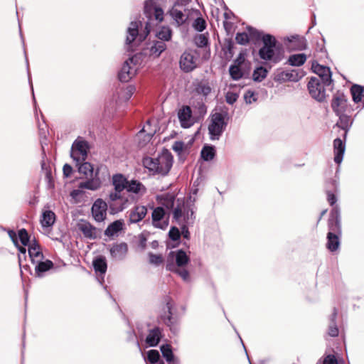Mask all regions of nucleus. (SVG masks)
<instances>
[{
	"label": "nucleus",
	"mask_w": 364,
	"mask_h": 364,
	"mask_svg": "<svg viewBox=\"0 0 364 364\" xmlns=\"http://www.w3.org/2000/svg\"><path fill=\"white\" fill-rule=\"evenodd\" d=\"M34 276L38 278H42L46 276V273L54 267V263L50 259H43L33 264Z\"/></svg>",
	"instance_id": "20"
},
{
	"label": "nucleus",
	"mask_w": 364,
	"mask_h": 364,
	"mask_svg": "<svg viewBox=\"0 0 364 364\" xmlns=\"http://www.w3.org/2000/svg\"><path fill=\"white\" fill-rule=\"evenodd\" d=\"M229 73L231 78L234 80H238L243 77V73L240 66L231 65L229 68Z\"/></svg>",
	"instance_id": "48"
},
{
	"label": "nucleus",
	"mask_w": 364,
	"mask_h": 364,
	"mask_svg": "<svg viewBox=\"0 0 364 364\" xmlns=\"http://www.w3.org/2000/svg\"><path fill=\"white\" fill-rule=\"evenodd\" d=\"M162 337V329L159 326H155L149 330L145 342L149 347H156L160 343Z\"/></svg>",
	"instance_id": "21"
},
{
	"label": "nucleus",
	"mask_w": 364,
	"mask_h": 364,
	"mask_svg": "<svg viewBox=\"0 0 364 364\" xmlns=\"http://www.w3.org/2000/svg\"><path fill=\"white\" fill-rule=\"evenodd\" d=\"M18 236L20 242L22 245L28 246L30 241V235H28L27 230L25 228H21L18 232Z\"/></svg>",
	"instance_id": "51"
},
{
	"label": "nucleus",
	"mask_w": 364,
	"mask_h": 364,
	"mask_svg": "<svg viewBox=\"0 0 364 364\" xmlns=\"http://www.w3.org/2000/svg\"><path fill=\"white\" fill-rule=\"evenodd\" d=\"M346 139H341L336 138L333 140V153H334V161L337 164H340L344 156L346 151Z\"/></svg>",
	"instance_id": "23"
},
{
	"label": "nucleus",
	"mask_w": 364,
	"mask_h": 364,
	"mask_svg": "<svg viewBox=\"0 0 364 364\" xmlns=\"http://www.w3.org/2000/svg\"><path fill=\"white\" fill-rule=\"evenodd\" d=\"M176 195L174 193H164L156 196V200L159 203L165 207L167 210L173 211L174 203L176 201Z\"/></svg>",
	"instance_id": "26"
},
{
	"label": "nucleus",
	"mask_w": 364,
	"mask_h": 364,
	"mask_svg": "<svg viewBox=\"0 0 364 364\" xmlns=\"http://www.w3.org/2000/svg\"><path fill=\"white\" fill-rule=\"evenodd\" d=\"M353 100L355 103L362 102L364 107V86L354 84L350 87Z\"/></svg>",
	"instance_id": "32"
},
{
	"label": "nucleus",
	"mask_w": 364,
	"mask_h": 364,
	"mask_svg": "<svg viewBox=\"0 0 364 364\" xmlns=\"http://www.w3.org/2000/svg\"><path fill=\"white\" fill-rule=\"evenodd\" d=\"M244 100L246 104H251L253 102H256L257 100V94L255 92L248 90L244 94Z\"/></svg>",
	"instance_id": "58"
},
{
	"label": "nucleus",
	"mask_w": 364,
	"mask_h": 364,
	"mask_svg": "<svg viewBox=\"0 0 364 364\" xmlns=\"http://www.w3.org/2000/svg\"><path fill=\"white\" fill-rule=\"evenodd\" d=\"M329 85L324 84L318 77H311L307 84V88L312 98L318 102H323L326 99V87Z\"/></svg>",
	"instance_id": "6"
},
{
	"label": "nucleus",
	"mask_w": 364,
	"mask_h": 364,
	"mask_svg": "<svg viewBox=\"0 0 364 364\" xmlns=\"http://www.w3.org/2000/svg\"><path fill=\"white\" fill-rule=\"evenodd\" d=\"M141 26H142V22L140 20H135L130 22L129 26L127 30L126 45L131 46L138 36L140 42L144 41L146 38L151 29V23L147 21L145 25L144 31L143 33H139V28Z\"/></svg>",
	"instance_id": "4"
},
{
	"label": "nucleus",
	"mask_w": 364,
	"mask_h": 364,
	"mask_svg": "<svg viewBox=\"0 0 364 364\" xmlns=\"http://www.w3.org/2000/svg\"><path fill=\"white\" fill-rule=\"evenodd\" d=\"M181 231L176 226H172L168 232V237L172 241H178L181 239Z\"/></svg>",
	"instance_id": "56"
},
{
	"label": "nucleus",
	"mask_w": 364,
	"mask_h": 364,
	"mask_svg": "<svg viewBox=\"0 0 364 364\" xmlns=\"http://www.w3.org/2000/svg\"><path fill=\"white\" fill-rule=\"evenodd\" d=\"M136 56H132L124 63L118 73V78L119 81L127 82L132 78L135 74L136 69L132 68L130 63L136 65Z\"/></svg>",
	"instance_id": "11"
},
{
	"label": "nucleus",
	"mask_w": 364,
	"mask_h": 364,
	"mask_svg": "<svg viewBox=\"0 0 364 364\" xmlns=\"http://www.w3.org/2000/svg\"><path fill=\"white\" fill-rule=\"evenodd\" d=\"M121 192H117L114 191V192H111L109 195V210L111 214H114L119 212L122 211L125 208V203H123L119 206H117L114 201L121 199Z\"/></svg>",
	"instance_id": "30"
},
{
	"label": "nucleus",
	"mask_w": 364,
	"mask_h": 364,
	"mask_svg": "<svg viewBox=\"0 0 364 364\" xmlns=\"http://www.w3.org/2000/svg\"><path fill=\"white\" fill-rule=\"evenodd\" d=\"M335 191H332V190H326L327 195V200L331 206L333 208L337 205L336 203L337 202V197L336 196Z\"/></svg>",
	"instance_id": "61"
},
{
	"label": "nucleus",
	"mask_w": 364,
	"mask_h": 364,
	"mask_svg": "<svg viewBox=\"0 0 364 364\" xmlns=\"http://www.w3.org/2000/svg\"><path fill=\"white\" fill-rule=\"evenodd\" d=\"M166 306L167 313L165 312L164 314H161L160 318L173 334H176L179 331V321L178 318L173 316V304L169 296L166 298Z\"/></svg>",
	"instance_id": "7"
},
{
	"label": "nucleus",
	"mask_w": 364,
	"mask_h": 364,
	"mask_svg": "<svg viewBox=\"0 0 364 364\" xmlns=\"http://www.w3.org/2000/svg\"><path fill=\"white\" fill-rule=\"evenodd\" d=\"M341 235H335L334 232L327 233L326 247L331 252L336 251L341 244L340 237Z\"/></svg>",
	"instance_id": "34"
},
{
	"label": "nucleus",
	"mask_w": 364,
	"mask_h": 364,
	"mask_svg": "<svg viewBox=\"0 0 364 364\" xmlns=\"http://www.w3.org/2000/svg\"><path fill=\"white\" fill-rule=\"evenodd\" d=\"M28 253L32 264H35L39 260H43L45 259L44 255L43 254L41 249L28 250Z\"/></svg>",
	"instance_id": "45"
},
{
	"label": "nucleus",
	"mask_w": 364,
	"mask_h": 364,
	"mask_svg": "<svg viewBox=\"0 0 364 364\" xmlns=\"http://www.w3.org/2000/svg\"><path fill=\"white\" fill-rule=\"evenodd\" d=\"M156 40H159L161 41H164V43L168 42L171 40L172 37V31L169 27L163 26L156 33Z\"/></svg>",
	"instance_id": "41"
},
{
	"label": "nucleus",
	"mask_w": 364,
	"mask_h": 364,
	"mask_svg": "<svg viewBox=\"0 0 364 364\" xmlns=\"http://www.w3.org/2000/svg\"><path fill=\"white\" fill-rule=\"evenodd\" d=\"M195 44L198 48H203L208 44V38L204 34H199L195 38Z\"/></svg>",
	"instance_id": "55"
},
{
	"label": "nucleus",
	"mask_w": 364,
	"mask_h": 364,
	"mask_svg": "<svg viewBox=\"0 0 364 364\" xmlns=\"http://www.w3.org/2000/svg\"><path fill=\"white\" fill-rule=\"evenodd\" d=\"M162 356L166 361H171L175 358L172 350V347L170 344H162L160 347Z\"/></svg>",
	"instance_id": "44"
},
{
	"label": "nucleus",
	"mask_w": 364,
	"mask_h": 364,
	"mask_svg": "<svg viewBox=\"0 0 364 364\" xmlns=\"http://www.w3.org/2000/svg\"><path fill=\"white\" fill-rule=\"evenodd\" d=\"M178 117L181 127L183 129L190 128L194 124L192 119V111L189 106H183L178 110Z\"/></svg>",
	"instance_id": "18"
},
{
	"label": "nucleus",
	"mask_w": 364,
	"mask_h": 364,
	"mask_svg": "<svg viewBox=\"0 0 364 364\" xmlns=\"http://www.w3.org/2000/svg\"><path fill=\"white\" fill-rule=\"evenodd\" d=\"M78 171L87 177L89 174L93 173L94 168L90 162H84L78 167Z\"/></svg>",
	"instance_id": "50"
},
{
	"label": "nucleus",
	"mask_w": 364,
	"mask_h": 364,
	"mask_svg": "<svg viewBox=\"0 0 364 364\" xmlns=\"http://www.w3.org/2000/svg\"><path fill=\"white\" fill-rule=\"evenodd\" d=\"M268 70L263 66L257 67L252 73V79L255 82H260L266 78Z\"/></svg>",
	"instance_id": "43"
},
{
	"label": "nucleus",
	"mask_w": 364,
	"mask_h": 364,
	"mask_svg": "<svg viewBox=\"0 0 364 364\" xmlns=\"http://www.w3.org/2000/svg\"><path fill=\"white\" fill-rule=\"evenodd\" d=\"M141 187H144V186L141 182L136 180H132L130 181H128V183L126 185L125 189L128 192L137 194L140 192Z\"/></svg>",
	"instance_id": "46"
},
{
	"label": "nucleus",
	"mask_w": 364,
	"mask_h": 364,
	"mask_svg": "<svg viewBox=\"0 0 364 364\" xmlns=\"http://www.w3.org/2000/svg\"><path fill=\"white\" fill-rule=\"evenodd\" d=\"M160 358L159 352L157 350H150L147 352V360L151 363L155 364L159 363Z\"/></svg>",
	"instance_id": "54"
},
{
	"label": "nucleus",
	"mask_w": 364,
	"mask_h": 364,
	"mask_svg": "<svg viewBox=\"0 0 364 364\" xmlns=\"http://www.w3.org/2000/svg\"><path fill=\"white\" fill-rule=\"evenodd\" d=\"M169 14L178 26L183 25L186 21L187 17H186L183 11L175 7H172L171 9H170Z\"/></svg>",
	"instance_id": "38"
},
{
	"label": "nucleus",
	"mask_w": 364,
	"mask_h": 364,
	"mask_svg": "<svg viewBox=\"0 0 364 364\" xmlns=\"http://www.w3.org/2000/svg\"><path fill=\"white\" fill-rule=\"evenodd\" d=\"M147 213L144 205L136 206L129 211V221L130 223H137L142 220Z\"/></svg>",
	"instance_id": "28"
},
{
	"label": "nucleus",
	"mask_w": 364,
	"mask_h": 364,
	"mask_svg": "<svg viewBox=\"0 0 364 364\" xmlns=\"http://www.w3.org/2000/svg\"><path fill=\"white\" fill-rule=\"evenodd\" d=\"M234 43L231 38H227L225 41L223 50L225 54H228L230 57L233 56Z\"/></svg>",
	"instance_id": "53"
},
{
	"label": "nucleus",
	"mask_w": 364,
	"mask_h": 364,
	"mask_svg": "<svg viewBox=\"0 0 364 364\" xmlns=\"http://www.w3.org/2000/svg\"><path fill=\"white\" fill-rule=\"evenodd\" d=\"M90 149L89 144L87 141L82 139L80 137L76 139L71 146L70 157L77 162L80 161L79 155H81L82 159L85 160L87 156Z\"/></svg>",
	"instance_id": "9"
},
{
	"label": "nucleus",
	"mask_w": 364,
	"mask_h": 364,
	"mask_svg": "<svg viewBox=\"0 0 364 364\" xmlns=\"http://www.w3.org/2000/svg\"><path fill=\"white\" fill-rule=\"evenodd\" d=\"M173 159L171 154L156 158L146 156L142 160L143 166L154 175L166 176L173 166Z\"/></svg>",
	"instance_id": "2"
},
{
	"label": "nucleus",
	"mask_w": 364,
	"mask_h": 364,
	"mask_svg": "<svg viewBox=\"0 0 364 364\" xmlns=\"http://www.w3.org/2000/svg\"><path fill=\"white\" fill-rule=\"evenodd\" d=\"M127 252L128 245L126 242L114 244L109 250L112 257L117 260L124 259L127 254Z\"/></svg>",
	"instance_id": "27"
},
{
	"label": "nucleus",
	"mask_w": 364,
	"mask_h": 364,
	"mask_svg": "<svg viewBox=\"0 0 364 364\" xmlns=\"http://www.w3.org/2000/svg\"><path fill=\"white\" fill-rule=\"evenodd\" d=\"M166 212L163 207H156L151 214L153 225L159 229L164 230L168 225V218H165Z\"/></svg>",
	"instance_id": "14"
},
{
	"label": "nucleus",
	"mask_w": 364,
	"mask_h": 364,
	"mask_svg": "<svg viewBox=\"0 0 364 364\" xmlns=\"http://www.w3.org/2000/svg\"><path fill=\"white\" fill-rule=\"evenodd\" d=\"M247 30L248 31V34L250 36V41H255L256 42L259 41H262V33L257 29L252 27V26H247Z\"/></svg>",
	"instance_id": "49"
},
{
	"label": "nucleus",
	"mask_w": 364,
	"mask_h": 364,
	"mask_svg": "<svg viewBox=\"0 0 364 364\" xmlns=\"http://www.w3.org/2000/svg\"><path fill=\"white\" fill-rule=\"evenodd\" d=\"M41 168L45 172V180L47 182L48 188H53L55 186L52 176V171L50 166H48L44 161L41 162Z\"/></svg>",
	"instance_id": "42"
},
{
	"label": "nucleus",
	"mask_w": 364,
	"mask_h": 364,
	"mask_svg": "<svg viewBox=\"0 0 364 364\" xmlns=\"http://www.w3.org/2000/svg\"><path fill=\"white\" fill-rule=\"evenodd\" d=\"M239 95L232 92H228L225 95L226 102L229 105H233L238 99Z\"/></svg>",
	"instance_id": "62"
},
{
	"label": "nucleus",
	"mask_w": 364,
	"mask_h": 364,
	"mask_svg": "<svg viewBox=\"0 0 364 364\" xmlns=\"http://www.w3.org/2000/svg\"><path fill=\"white\" fill-rule=\"evenodd\" d=\"M258 55L262 60L277 64L283 59L284 50L282 45L277 44L275 37L267 33L262 36V46Z\"/></svg>",
	"instance_id": "1"
},
{
	"label": "nucleus",
	"mask_w": 364,
	"mask_h": 364,
	"mask_svg": "<svg viewBox=\"0 0 364 364\" xmlns=\"http://www.w3.org/2000/svg\"><path fill=\"white\" fill-rule=\"evenodd\" d=\"M304 75V72L300 69H294L290 71H284L278 69L274 74V80L279 83L288 81L296 82H299Z\"/></svg>",
	"instance_id": "8"
},
{
	"label": "nucleus",
	"mask_w": 364,
	"mask_h": 364,
	"mask_svg": "<svg viewBox=\"0 0 364 364\" xmlns=\"http://www.w3.org/2000/svg\"><path fill=\"white\" fill-rule=\"evenodd\" d=\"M216 155L215 147L213 145L205 144L201 149L200 157L205 161L213 160Z\"/></svg>",
	"instance_id": "36"
},
{
	"label": "nucleus",
	"mask_w": 364,
	"mask_h": 364,
	"mask_svg": "<svg viewBox=\"0 0 364 364\" xmlns=\"http://www.w3.org/2000/svg\"><path fill=\"white\" fill-rule=\"evenodd\" d=\"M167 48L166 43L159 40H153L149 42L147 49L149 55L154 58H159Z\"/></svg>",
	"instance_id": "22"
},
{
	"label": "nucleus",
	"mask_w": 364,
	"mask_h": 364,
	"mask_svg": "<svg viewBox=\"0 0 364 364\" xmlns=\"http://www.w3.org/2000/svg\"><path fill=\"white\" fill-rule=\"evenodd\" d=\"M338 180L336 178H330L326 182V190H332V191L336 192L338 188Z\"/></svg>",
	"instance_id": "60"
},
{
	"label": "nucleus",
	"mask_w": 364,
	"mask_h": 364,
	"mask_svg": "<svg viewBox=\"0 0 364 364\" xmlns=\"http://www.w3.org/2000/svg\"><path fill=\"white\" fill-rule=\"evenodd\" d=\"M287 41L293 43V48L297 50H303L306 48L307 42L304 37H301L299 35H294L287 37Z\"/></svg>",
	"instance_id": "33"
},
{
	"label": "nucleus",
	"mask_w": 364,
	"mask_h": 364,
	"mask_svg": "<svg viewBox=\"0 0 364 364\" xmlns=\"http://www.w3.org/2000/svg\"><path fill=\"white\" fill-rule=\"evenodd\" d=\"M78 229L86 238L95 240L97 237V228L87 221L85 220L82 223L78 224Z\"/></svg>",
	"instance_id": "29"
},
{
	"label": "nucleus",
	"mask_w": 364,
	"mask_h": 364,
	"mask_svg": "<svg viewBox=\"0 0 364 364\" xmlns=\"http://www.w3.org/2000/svg\"><path fill=\"white\" fill-rule=\"evenodd\" d=\"M193 27L199 32L204 31L206 28V22L205 21L200 17H198L196 18L193 23Z\"/></svg>",
	"instance_id": "59"
},
{
	"label": "nucleus",
	"mask_w": 364,
	"mask_h": 364,
	"mask_svg": "<svg viewBox=\"0 0 364 364\" xmlns=\"http://www.w3.org/2000/svg\"><path fill=\"white\" fill-rule=\"evenodd\" d=\"M148 255L149 263L156 266L160 265L164 261L161 255H155L152 252H149Z\"/></svg>",
	"instance_id": "57"
},
{
	"label": "nucleus",
	"mask_w": 364,
	"mask_h": 364,
	"mask_svg": "<svg viewBox=\"0 0 364 364\" xmlns=\"http://www.w3.org/2000/svg\"><path fill=\"white\" fill-rule=\"evenodd\" d=\"M166 269L171 272L175 273L178 275L183 282H190L191 277L189 271L185 269V267H178L175 266L173 259L170 261L169 259L166 261Z\"/></svg>",
	"instance_id": "25"
},
{
	"label": "nucleus",
	"mask_w": 364,
	"mask_h": 364,
	"mask_svg": "<svg viewBox=\"0 0 364 364\" xmlns=\"http://www.w3.org/2000/svg\"><path fill=\"white\" fill-rule=\"evenodd\" d=\"M338 361L334 355L329 354L325 357L323 364H338Z\"/></svg>",
	"instance_id": "64"
},
{
	"label": "nucleus",
	"mask_w": 364,
	"mask_h": 364,
	"mask_svg": "<svg viewBox=\"0 0 364 364\" xmlns=\"http://www.w3.org/2000/svg\"><path fill=\"white\" fill-rule=\"evenodd\" d=\"M235 41L240 45H246L250 41V36L246 32L237 33Z\"/></svg>",
	"instance_id": "52"
},
{
	"label": "nucleus",
	"mask_w": 364,
	"mask_h": 364,
	"mask_svg": "<svg viewBox=\"0 0 364 364\" xmlns=\"http://www.w3.org/2000/svg\"><path fill=\"white\" fill-rule=\"evenodd\" d=\"M196 92L206 97L211 92V87L208 82H200L196 87Z\"/></svg>",
	"instance_id": "47"
},
{
	"label": "nucleus",
	"mask_w": 364,
	"mask_h": 364,
	"mask_svg": "<svg viewBox=\"0 0 364 364\" xmlns=\"http://www.w3.org/2000/svg\"><path fill=\"white\" fill-rule=\"evenodd\" d=\"M107 204L102 198H97L92 205L91 213L97 222H102L106 218Z\"/></svg>",
	"instance_id": "12"
},
{
	"label": "nucleus",
	"mask_w": 364,
	"mask_h": 364,
	"mask_svg": "<svg viewBox=\"0 0 364 364\" xmlns=\"http://www.w3.org/2000/svg\"><path fill=\"white\" fill-rule=\"evenodd\" d=\"M177 205L173 211V219L178 224L193 225L196 220L193 204H185L183 199L176 200Z\"/></svg>",
	"instance_id": "3"
},
{
	"label": "nucleus",
	"mask_w": 364,
	"mask_h": 364,
	"mask_svg": "<svg viewBox=\"0 0 364 364\" xmlns=\"http://www.w3.org/2000/svg\"><path fill=\"white\" fill-rule=\"evenodd\" d=\"M122 228L123 223L119 220H115L107 226L105 230V235L109 237L113 236L114 234L121 231Z\"/></svg>",
	"instance_id": "39"
},
{
	"label": "nucleus",
	"mask_w": 364,
	"mask_h": 364,
	"mask_svg": "<svg viewBox=\"0 0 364 364\" xmlns=\"http://www.w3.org/2000/svg\"><path fill=\"white\" fill-rule=\"evenodd\" d=\"M336 115L338 117V121L336 124V126L344 131L343 138L344 139H346L348 132L353 123V119L350 115L346 114V112H342Z\"/></svg>",
	"instance_id": "24"
},
{
	"label": "nucleus",
	"mask_w": 364,
	"mask_h": 364,
	"mask_svg": "<svg viewBox=\"0 0 364 364\" xmlns=\"http://www.w3.org/2000/svg\"><path fill=\"white\" fill-rule=\"evenodd\" d=\"M180 68L185 73L193 71L197 66L196 58L192 51H185L181 56Z\"/></svg>",
	"instance_id": "15"
},
{
	"label": "nucleus",
	"mask_w": 364,
	"mask_h": 364,
	"mask_svg": "<svg viewBox=\"0 0 364 364\" xmlns=\"http://www.w3.org/2000/svg\"><path fill=\"white\" fill-rule=\"evenodd\" d=\"M135 90H136V87L134 85H128L124 91V97L125 100H127V101L129 100L132 97L133 94L134 93Z\"/></svg>",
	"instance_id": "63"
},
{
	"label": "nucleus",
	"mask_w": 364,
	"mask_h": 364,
	"mask_svg": "<svg viewBox=\"0 0 364 364\" xmlns=\"http://www.w3.org/2000/svg\"><path fill=\"white\" fill-rule=\"evenodd\" d=\"M112 182L114 191L122 192L126 188L128 180L122 173H116L113 175Z\"/></svg>",
	"instance_id": "31"
},
{
	"label": "nucleus",
	"mask_w": 364,
	"mask_h": 364,
	"mask_svg": "<svg viewBox=\"0 0 364 364\" xmlns=\"http://www.w3.org/2000/svg\"><path fill=\"white\" fill-rule=\"evenodd\" d=\"M331 108L336 114L348 111V100L342 92L333 95L331 101Z\"/></svg>",
	"instance_id": "16"
},
{
	"label": "nucleus",
	"mask_w": 364,
	"mask_h": 364,
	"mask_svg": "<svg viewBox=\"0 0 364 364\" xmlns=\"http://www.w3.org/2000/svg\"><path fill=\"white\" fill-rule=\"evenodd\" d=\"M43 219L41 220V225L44 228L51 227L55 220V215L51 210H46L43 213Z\"/></svg>",
	"instance_id": "40"
},
{
	"label": "nucleus",
	"mask_w": 364,
	"mask_h": 364,
	"mask_svg": "<svg viewBox=\"0 0 364 364\" xmlns=\"http://www.w3.org/2000/svg\"><path fill=\"white\" fill-rule=\"evenodd\" d=\"M306 60V54L297 53V54L291 55L289 57L287 62L286 63L291 66L299 67V66L303 65L305 63Z\"/></svg>",
	"instance_id": "37"
},
{
	"label": "nucleus",
	"mask_w": 364,
	"mask_h": 364,
	"mask_svg": "<svg viewBox=\"0 0 364 364\" xmlns=\"http://www.w3.org/2000/svg\"><path fill=\"white\" fill-rule=\"evenodd\" d=\"M92 265L97 274H99L97 280L102 284L104 282V275L107 269V264L105 257L100 255L93 259Z\"/></svg>",
	"instance_id": "19"
},
{
	"label": "nucleus",
	"mask_w": 364,
	"mask_h": 364,
	"mask_svg": "<svg viewBox=\"0 0 364 364\" xmlns=\"http://www.w3.org/2000/svg\"><path fill=\"white\" fill-rule=\"evenodd\" d=\"M311 70L318 75V78L323 81L324 84L331 85L333 82L332 73L328 66L320 65L316 61L311 64Z\"/></svg>",
	"instance_id": "13"
},
{
	"label": "nucleus",
	"mask_w": 364,
	"mask_h": 364,
	"mask_svg": "<svg viewBox=\"0 0 364 364\" xmlns=\"http://www.w3.org/2000/svg\"><path fill=\"white\" fill-rule=\"evenodd\" d=\"M328 232L341 235V217L339 205H336L331 209L328 220Z\"/></svg>",
	"instance_id": "10"
},
{
	"label": "nucleus",
	"mask_w": 364,
	"mask_h": 364,
	"mask_svg": "<svg viewBox=\"0 0 364 364\" xmlns=\"http://www.w3.org/2000/svg\"><path fill=\"white\" fill-rule=\"evenodd\" d=\"M226 113L217 112L213 115L211 122L208 125V132L211 140H218L226 128Z\"/></svg>",
	"instance_id": "5"
},
{
	"label": "nucleus",
	"mask_w": 364,
	"mask_h": 364,
	"mask_svg": "<svg viewBox=\"0 0 364 364\" xmlns=\"http://www.w3.org/2000/svg\"><path fill=\"white\" fill-rule=\"evenodd\" d=\"M102 186V181L96 178H90L85 181L80 182L78 184L80 189H87L90 191H97Z\"/></svg>",
	"instance_id": "35"
},
{
	"label": "nucleus",
	"mask_w": 364,
	"mask_h": 364,
	"mask_svg": "<svg viewBox=\"0 0 364 364\" xmlns=\"http://www.w3.org/2000/svg\"><path fill=\"white\" fill-rule=\"evenodd\" d=\"M175 259V266L178 267H185L190 262V257L186 252L182 250L171 251L168 254L167 260L171 261Z\"/></svg>",
	"instance_id": "17"
}]
</instances>
